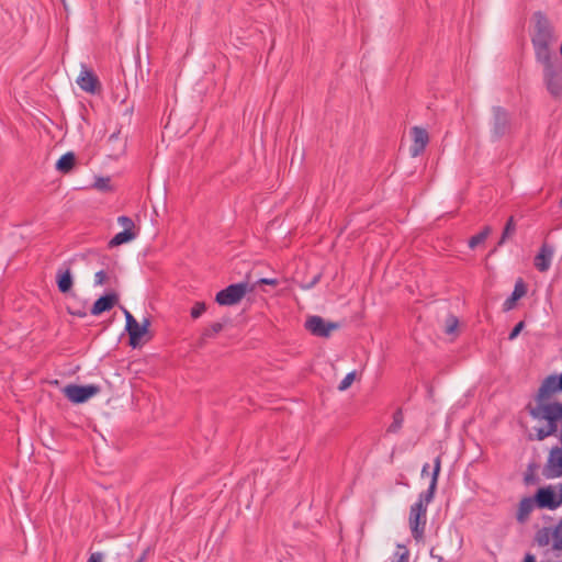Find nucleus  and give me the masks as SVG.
<instances>
[{
	"label": "nucleus",
	"mask_w": 562,
	"mask_h": 562,
	"mask_svg": "<svg viewBox=\"0 0 562 562\" xmlns=\"http://www.w3.org/2000/svg\"><path fill=\"white\" fill-rule=\"evenodd\" d=\"M441 469V459L437 457L434 462V470L431 473V480L427 491L419 494L418 499L409 508L408 524L412 536L415 540H422L424 538L426 522H427V508L434 499L438 477Z\"/></svg>",
	"instance_id": "f257e3e1"
},
{
	"label": "nucleus",
	"mask_w": 562,
	"mask_h": 562,
	"mask_svg": "<svg viewBox=\"0 0 562 562\" xmlns=\"http://www.w3.org/2000/svg\"><path fill=\"white\" fill-rule=\"evenodd\" d=\"M536 27L537 30L532 37V44L535 47L537 60H547L548 58L558 56L551 52V46L555 43L557 37L554 36L553 31L548 24L547 20L542 16H539Z\"/></svg>",
	"instance_id": "f03ea898"
},
{
	"label": "nucleus",
	"mask_w": 562,
	"mask_h": 562,
	"mask_svg": "<svg viewBox=\"0 0 562 562\" xmlns=\"http://www.w3.org/2000/svg\"><path fill=\"white\" fill-rule=\"evenodd\" d=\"M550 398H540L537 394V403L529 408L530 416L538 422H546L549 427L559 429L562 423V403L549 402Z\"/></svg>",
	"instance_id": "7ed1b4c3"
},
{
	"label": "nucleus",
	"mask_w": 562,
	"mask_h": 562,
	"mask_svg": "<svg viewBox=\"0 0 562 562\" xmlns=\"http://www.w3.org/2000/svg\"><path fill=\"white\" fill-rule=\"evenodd\" d=\"M543 67V81L549 93L559 98L562 94V60L559 56L539 61Z\"/></svg>",
	"instance_id": "20e7f679"
},
{
	"label": "nucleus",
	"mask_w": 562,
	"mask_h": 562,
	"mask_svg": "<svg viewBox=\"0 0 562 562\" xmlns=\"http://www.w3.org/2000/svg\"><path fill=\"white\" fill-rule=\"evenodd\" d=\"M248 291V284L240 282L231 284L227 288L221 290L215 297V301L220 305L231 306L235 305L245 296Z\"/></svg>",
	"instance_id": "39448f33"
},
{
	"label": "nucleus",
	"mask_w": 562,
	"mask_h": 562,
	"mask_svg": "<svg viewBox=\"0 0 562 562\" xmlns=\"http://www.w3.org/2000/svg\"><path fill=\"white\" fill-rule=\"evenodd\" d=\"M99 393V387L95 385H76L69 384L65 386L64 394L72 403L79 404L88 401Z\"/></svg>",
	"instance_id": "423d86ee"
},
{
	"label": "nucleus",
	"mask_w": 562,
	"mask_h": 562,
	"mask_svg": "<svg viewBox=\"0 0 562 562\" xmlns=\"http://www.w3.org/2000/svg\"><path fill=\"white\" fill-rule=\"evenodd\" d=\"M535 499L540 508L555 509L562 504V490L557 492L551 486L539 488Z\"/></svg>",
	"instance_id": "0eeeda50"
},
{
	"label": "nucleus",
	"mask_w": 562,
	"mask_h": 562,
	"mask_svg": "<svg viewBox=\"0 0 562 562\" xmlns=\"http://www.w3.org/2000/svg\"><path fill=\"white\" fill-rule=\"evenodd\" d=\"M305 327L314 336L328 337L334 329L338 328V324L326 322L321 316H311L306 319Z\"/></svg>",
	"instance_id": "6e6552de"
},
{
	"label": "nucleus",
	"mask_w": 562,
	"mask_h": 562,
	"mask_svg": "<svg viewBox=\"0 0 562 562\" xmlns=\"http://www.w3.org/2000/svg\"><path fill=\"white\" fill-rule=\"evenodd\" d=\"M150 323L148 318H145L142 324H139L133 315H128V323L126 325V330L130 336V345L135 348L139 344L143 336L148 331Z\"/></svg>",
	"instance_id": "1a4fd4ad"
},
{
	"label": "nucleus",
	"mask_w": 562,
	"mask_h": 562,
	"mask_svg": "<svg viewBox=\"0 0 562 562\" xmlns=\"http://www.w3.org/2000/svg\"><path fill=\"white\" fill-rule=\"evenodd\" d=\"M546 468L549 477H560L562 475V446L551 448Z\"/></svg>",
	"instance_id": "9d476101"
},
{
	"label": "nucleus",
	"mask_w": 562,
	"mask_h": 562,
	"mask_svg": "<svg viewBox=\"0 0 562 562\" xmlns=\"http://www.w3.org/2000/svg\"><path fill=\"white\" fill-rule=\"evenodd\" d=\"M76 82L82 91L88 93H95L99 86L98 77L85 64H81V70Z\"/></svg>",
	"instance_id": "9b49d317"
},
{
	"label": "nucleus",
	"mask_w": 562,
	"mask_h": 562,
	"mask_svg": "<svg viewBox=\"0 0 562 562\" xmlns=\"http://www.w3.org/2000/svg\"><path fill=\"white\" fill-rule=\"evenodd\" d=\"M412 135V146H411V155L412 157L419 156L426 148L429 142V135L425 128L419 126H414L411 130Z\"/></svg>",
	"instance_id": "f8f14e48"
},
{
	"label": "nucleus",
	"mask_w": 562,
	"mask_h": 562,
	"mask_svg": "<svg viewBox=\"0 0 562 562\" xmlns=\"http://www.w3.org/2000/svg\"><path fill=\"white\" fill-rule=\"evenodd\" d=\"M509 125L508 113L501 106L493 108V135L495 138L502 137Z\"/></svg>",
	"instance_id": "ddd939ff"
},
{
	"label": "nucleus",
	"mask_w": 562,
	"mask_h": 562,
	"mask_svg": "<svg viewBox=\"0 0 562 562\" xmlns=\"http://www.w3.org/2000/svg\"><path fill=\"white\" fill-rule=\"evenodd\" d=\"M116 302H117V295L116 294H114V293L105 294V295L99 297L94 302V304H93V306L91 308V314L92 315H100L103 312L110 311L115 305Z\"/></svg>",
	"instance_id": "4468645a"
},
{
	"label": "nucleus",
	"mask_w": 562,
	"mask_h": 562,
	"mask_svg": "<svg viewBox=\"0 0 562 562\" xmlns=\"http://www.w3.org/2000/svg\"><path fill=\"white\" fill-rule=\"evenodd\" d=\"M56 282L57 288L61 293L66 294L70 292L74 285V278L70 269H58L56 274Z\"/></svg>",
	"instance_id": "2eb2a0df"
},
{
	"label": "nucleus",
	"mask_w": 562,
	"mask_h": 562,
	"mask_svg": "<svg viewBox=\"0 0 562 562\" xmlns=\"http://www.w3.org/2000/svg\"><path fill=\"white\" fill-rule=\"evenodd\" d=\"M552 256V248L548 247L547 245H543L539 254L535 258L536 268L541 272L547 271L551 266Z\"/></svg>",
	"instance_id": "dca6fc26"
},
{
	"label": "nucleus",
	"mask_w": 562,
	"mask_h": 562,
	"mask_svg": "<svg viewBox=\"0 0 562 562\" xmlns=\"http://www.w3.org/2000/svg\"><path fill=\"white\" fill-rule=\"evenodd\" d=\"M537 502L532 497H525L520 501L518 510H517V520L519 522H525L530 513L535 509Z\"/></svg>",
	"instance_id": "f3484780"
},
{
	"label": "nucleus",
	"mask_w": 562,
	"mask_h": 562,
	"mask_svg": "<svg viewBox=\"0 0 562 562\" xmlns=\"http://www.w3.org/2000/svg\"><path fill=\"white\" fill-rule=\"evenodd\" d=\"M525 293H526V288H525L522 281H518L515 284L512 295L505 301L504 308L506 311L512 310L515 306L516 301L519 300L520 297H522L525 295Z\"/></svg>",
	"instance_id": "a211bd4d"
},
{
	"label": "nucleus",
	"mask_w": 562,
	"mask_h": 562,
	"mask_svg": "<svg viewBox=\"0 0 562 562\" xmlns=\"http://www.w3.org/2000/svg\"><path fill=\"white\" fill-rule=\"evenodd\" d=\"M75 161L76 157L74 153H66L57 160L56 169L59 172L67 173L74 168Z\"/></svg>",
	"instance_id": "6ab92c4d"
},
{
	"label": "nucleus",
	"mask_w": 562,
	"mask_h": 562,
	"mask_svg": "<svg viewBox=\"0 0 562 562\" xmlns=\"http://www.w3.org/2000/svg\"><path fill=\"white\" fill-rule=\"evenodd\" d=\"M535 541L539 547H547L552 541L554 543V532L550 528H541L537 531Z\"/></svg>",
	"instance_id": "aec40b11"
},
{
	"label": "nucleus",
	"mask_w": 562,
	"mask_h": 562,
	"mask_svg": "<svg viewBox=\"0 0 562 562\" xmlns=\"http://www.w3.org/2000/svg\"><path fill=\"white\" fill-rule=\"evenodd\" d=\"M136 238V233L133 231H122L113 236V238L109 241L110 247H116L128 243Z\"/></svg>",
	"instance_id": "412c9836"
},
{
	"label": "nucleus",
	"mask_w": 562,
	"mask_h": 562,
	"mask_svg": "<svg viewBox=\"0 0 562 562\" xmlns=\"http://www.w3.org/2000/svg\"><path fill=\"white\" fill-rule=\"evenodd\" d=\"M492 229L490 226H486L483 228L482 232H480L479 234L472 236L469 240V247L470 248H475L477 245L482 244L483 241H485V239L488 237V235L491 234Z\"/></svg>",
	"instance_id": "4be33fe9"
},
{
	"label": "nucleus",
	"mask_w": 562,
	"mask_h": 562,
	"mask_svg": "<svg viewBox=\"0 0 562 562\" xmlns=\"http://www.w3.org/2000/svg\"><path fill=\"white\" fill-rule=\"evenodd\" d=\"M515 231H516V224H515L514 217L510 216L504 227L502 237L498 241V246H502L506 241V239L515 233Z\"/></svg>",
	"instance_id": "5701e85b"
},
{
	"label": "nucleus",
	"mask_w": 562,
	"mask_h": 562,
	"mask_svg": "<svg viewBox=\"0 0 562 562\" xmlns=\"http://www.w3.org/2000/svg\"><path fill=\"white\" fill-rule=\"evenodd\" d=\"M557 432V429L546 425L544 427L536 428V439L542 441L546 438L555 435Z\"/></svg>",
	"instance_id": "b1692460"
},
{
	"label": "nucleus",
	"mask_w": 562,
	"mask_h": 562,
	"mask_svg": "<svg viewBox=\"0 0 562 562\" xmlns=\"http://www.w3.org/2000/svg\"><path fill=\"white\" fill-rule=\"evenodd\" d=\"M553 532H554L553 549L562 550V519L555 526V528L553 529Z\"/></svg>",
	"instance_id": "393cba45"
},
{
	"label": "nucleus",
	"mask_w": 562,
	"mask_h": 562,
	"mask_svg": "<svg viewBox=\"0 0 562 562\" xmlns=\"http://www.w3.org/2000/svg\"><path fill=\"white\" fill-rule=\"evenodd\" d=\"M355 378H356V373L355 371L352 372H349L339 383L338 385V390L339 391H346L347 389L350 387V385L352 384V382L355 381Z\"/></svg>",
	"instance_id": "a878e982"
},
{
	"label": "nucleus",
	"mask_w": 562,
	"mask_h": 562,
	"mask_svg": "<svg viewBox=\"0 0 562 562\" xmlns=\"http://www.w3.org/2000/svg\"><path fill=\"white\" fill-rule=\"evenodd\" d=\"M403 424V416L401 412H396L393 417V423L389 427L390 432H396Z\"/></svg>",
	"instance_id": "bb28decb"
},
{
	"label": "nucleus",
	"mask_w": 562,
	"mask_h": 562,
	"mask_svg": "<svg viewBox=\"0 0 562 562\" xmlns=\"http://www.w3.org/2000/svg\"><path fill=\"white\" fill-rule=\"evenodd\" d=\"M223 329V325L221 323H213L209 328H206L203 333L204 337H214Z\"/></svg>",
	"instance_id": "cd10ccee"
},
{
	"label": "nucleus",
	"mask_w": 562,
	"mask_h": 562,
	"mask_svg": "<svg viewBox=\"0 0 562 562\" xmlns=\"http://www.w3.org/2000/svg\"><path fill=\"white\" fill-rule=\"evenodd\" d=\"M205 304L203 302H196L191 308V316L193 318L200 317L205 312Z\"/></svg>",
	"instance_id": "c85d7f7f"
},
{
	"label": "nucleus",
	"mask_w": 562,
	"mask_h": 562,
	"mask_svg": "<svg viewBox=\"0 0 562 562\" xmlns=\"http://www.w3.org/2000/svg\"><path fill=\"white\" fill-rule=\"evenodd\" d=\"M117 222L121 226H123V231H133L134 228V222L132 221V218H130L128 216H120L117 218Z\"/></svg>",
	"instance_id": "c756f323"
},
{
	"label": "nucleus",
	"mask_w": 562,
	"mask_h": 562,
	"mask_svg": "<svg viewBox=\"0 0 562 562\" xmlns=\"http://www.w3.org/2000/svg\"><path fill=\"white\" fill-rule=\"evenodd\" d=\"M458 319L454 316H450L446 323V333L449 335L453 334L458 327Z\"/></svg>",
	"instance_id": "7c9ffc66"
},
{
	"label": "nucleus",
	"mask_w": 562,
	"mask_h": 562,
	"mask_svg": "<svg viewBox=\"0 0 562 562\" xmlns=\"http://www.w3.org/2000/svg\"><path fill=\"white\" fill-rule=\"evenodd\" d=\"M395 555L398 558L397 562H405L408 559V550L405 546H397Z\"/></svg>",
	"instance_id": "2f4dec72"
},
{
	"label": "nucleus",
	"mask_w": 562,
	"mask_h": 562,
	"mask_svg": "<svg viewBox=\"0 0 562 562\" xmlns=\"http://www.w3.org/2000/svg\"><path fill=\"white\" fill-rule=\"evenodd\" d=\"M108 274L104 270H100L94 274V285H102L105 283Z\"/></svg>",
	"instance_id": "473e14b6"
},
{
	"label": "nucleus",
	"mask_w": 562,
	"mask_h": 562,
	"mask_svg": "<svg viewBox=\"0 0 562 562\" xmlns=\"http://www.w3.org/2000/svg\"><path fill=\"white\" fill-rule=\"evenodd\" d=\"M522 327H524V323H522V322L518 323V324L513 328V330L510 331V334H509V339H514V338H516V337L518 336V334L520 333V330L522 329Z\"/></svg>",
	"instance_id": "72a5a7b5"
},
{
	"label": "nucleus",
	"mask_w": 562,
	"mask_h": 562,
	"mask_svg": "<svg viewBox=\"0 0 562 562\" xmlns=\"http://www.w3.org/2000/svg\"><path fill=\"white\" fill-rule=\"evenodd\" d=\"M104 559L103 553L101 552H94L90 555L88 562H102Z\"/></svg>",
	"instance_id": "f704fd0d"
},
{
	"label": "nucleus",
	"mask_w": 562,
	"mask_h": 562,
	"mask_svg": "<svg viewBox=\"0 0 562 562\" xmlns=\"http://www.w3.org/2000/svg\"><path fill=\"white\" fill-rule=\"evenodd\" d=\"M108 181H109L108 179H102V178L98 179L97 182H95V187L98 189L103 190V189H105L108 187Z\"/></svg>",
	"instance_id": "c9c22d12"
},
{
	"label": "nucleus",
	"mask_w": 562,
	"mask_h": 562,
	"mask_svg": "<svg viewBox=\"0 0 562 562\" xmlns=\"http://www.w3.org/2000/svg\"><path fill=\"white\" fill-rule=\"evenodd\" d=\"M258 282L262 283V284H269V285L278 284V280L277 279H268V278H262Z\"/></svg>",
	"instance_id": "e433bc0d"
},
{
	"label": "nucleus",
	"mask_w": 562,
	"mask_h": 562,
	"mask_svg": "<svg viewBox=\"0 0 562 562\" xmlns=\"http://www.w3.org/2000/svg\"><path fill=\"white\" fill-rule=\"evenodd\" d=\"M522 562H535V557L531 554H526Z\"/></svg>",
	"instance_id": "4c0bfd02"
},
{
	"label": "nucleus",
	"mask_w": 562,
	"mask_h": 562,
	"mask_svg": "<svg viewBox=\"0 0 562 562\" xmlns=\"http://www.w3.org/2000/svg\"><path fill=\"white\" fill-rule=\"evenodd\" d=\"M428 469H429V464L428 463L424 464V467L422 469V476H425L427 474Z\"/></svg>",
	"instance_id": "58836bf2"
},
{
	"label": "nucleus",
	"mask_w": 562,
	"mask_h": 562,
	"mask_svg": "<svg viewBox=\"0 0 562 562\" xmlns=\"http://www.w3.org/2000/svg\"><path fill=\"white\" fill-rule=\"evenodd\" d=\"M124 312V316H125V319H126V324L128 323V315H132L127 310H123Z\"/></svg>",
	"instance_id": "ea45409f"
}]
</instances>
